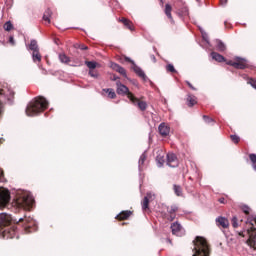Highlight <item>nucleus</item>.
Returning <instances> with one entry per match:
<instances>
[{"instance_id": "obj_26", "label": "nucleus", "mask_w": 256, "mask_h": 256, "mask_svg": "<svg viewBox=\"0 0 256 256\" xmlns=\"http://www.w3.org/2000/svg\"><path fill=\"white\" fill-rule=\"evenodd\" d=\"M173 189H174V193H175V195H177V197L183 196V189L179 185L174 184Z\"/></svg>"}, {"instance_id": "obj_35", "label": "nucleus", "mask_w": 256, "mask_h": 256, "mask_svg": "<svg viewBox=\"0 0 256 256\" xmlns=\"http://www.w3.org/2000/svg\"><path fill=\"white\" fill-rule=\"evenodd\" d=\"M200 31L202 33L203 41H205L209 45V35H207L205 30H203L202 28H200Z\"/></svg>"}, {"instance_id": "obj_2", "label": "nucleus", "mask_w": 256, "mask_h": 256, "mask_svg": "<svg viewBox=\"0 0 256 256\" xmlns=\"http://www.w3.org/2000/svg\"><path fill=\"white\" fill-rule=\"evenodd\" d=\"M33 205H35V198H33L31 192L18 191L16 198L11 204V192L7 188L0 187V209L15 207V209L29 211Z\"/></svg>"}, {"instance_id": "obj_43", "label": "nucleus", "mask_w": 256, "mask_h": 256, "mask_svg": "<svg viewBox=\"0 0 256 256\" xmlns=\"http://www.w3.org/2000/svg\"><path fill=\"white\" fill-rule=\"evenodd\" d=\"M124 60L127 61V63H131L132 67L136 65L135 61L131 59L130 57L125 56Z\"/></svg>"}, {"instance_id": "obj_27", "label": "nucleus", "mask_w": 256, "mask_h": 256, "mask_svg": "<svg viewBox=\"0 0 256 256\" xmlns=\"http://www.w3.org/2000/svg\"><path fill=\"white\" fill-rule=\"evenodd\" d=\"M171 6L169 4L165 5V15L170 19V21L173 23V16L171 15Z\"/></svg>"}, {"instance_id": "obj_16", "label": "nucleus", "mask_w": 256, "mask_h": 256, "mask_svg": "<svg viewBox=\"0 0 256 256\" xmlns=\"http://www.w3.org/2000/svg\"><path fill=\"white\" fill-rule=\"evenodd\" d=\"M147 159V151H144L139 160H138V169L139 171H142L143 170V165H145V160Z\"/></svg>"}, {"instance_id": "obj_28", "label": "nucleus", "mask_w": 256, "mask_h": 256, "mask_svg": "<svg viewBox=\"0 0 256 256\" xmlns=\"http://www.w3.org/2000/svg\"><path fill=\"white\" fill-rule=\"evenodd\" d=\"M51 15H52V12H51V9H47V10H45V12H44V15H43V20L44 21H46V22H48V23H51Z\"/></svg>"}, {"instance_id": "obj_54", "label": "nucleus", "mask_w": 256, "mask_h": 256, "mask_svg": "<svg viewBox=\"0 0 256 256\" xmlns=\"http://www.w3.org/2000/svg\"><path fill=\"white\" fill-rule=\"evenodd\" d=\"M219 203L225 204V198H219Z\"/></svg>"}, {"instance_id": "obj_60", "label": "nucleus", "mask_w": 256, "mask_h": 256, "mask_svg": "<svg viewBox=\"0 0 256 256\" xmlns=\"http://www.w3.org/2000/svg\"><path fill=\"white\" fill-rule=\"evenodd\" d=\"M161 1V3H163V0H160Z\"/></svg>"}, {"instance_id": "obj_17", "label": "nucleus", "mask_w": 256, "mask_h": 256, "mask_svg": "<svg viewBox=\"0 0 256 256\" xmlns=\"http://www.w3.org/2000/svg\"><path fill=\"white\" fill-rule=\"evenodd\" d=\"M177 15L180 17V19L187 17V15H189V8H187V6H183L182 8L178 9Z\"/></svg>"}, {"instance_id": "obj_41", "label": "nucleus", "mask_w": 256, "mask_h": 256, "mask_svg": "<svg viewBox=\"0 0 256 256\" xmlns=\"http://www.w3.org/2000/svg\"><path fill=\"white\" fill-rule=\"evenodd\" d=\"M203 119H204V121H205L207 124H209V123H214V122H215V120H213V118H211V117H209V116H207V115H203Z\"/></svg>"}, {"instance_id": "obj_32", "label": "nucleus", "mask_w": 256, "mask_h": 256, "mask_svg": "<svg viewBox=\"0 0 256 256\" xmlns=\"http://www.w3.org/2000/svg\"><path fill=\"white\" fill-rule=\"evenodd\" d=\"M149 203H151V201L144 197V200L141 203L143 211L149 209Z\"/></svg>"}, {"instance_id": "obj_57", "label": "nucleus", "mask_w": 256, "mask_h": 256, "mask_svg": "<svg viewBox=\"0 0 256 256\" xmlns=\"http://www.w3.org/2000/svg\"><path fill=\"white\" fill-rule=\"evenodd\" d=\"M228 65H231L233 67V62L232 61L228 62Z\"/></svg>"}, {"instance_id": "obj_24", "label": "nucleus", "mask_w": 256, "mask_h": 256, "mask_svg": "<svg viewBox=\"0 0 256 256\" xmlns=\"http://www.w3.org/2000/svg\"><path fill=\"white\" fill-rule=\"evenodd\" d=\"M134 105H138V109H140V111H145L147 109V102L139 101V99L136 100Z\"/></svg>"}, {"instance_id": "obj_10", "label": "nucleus", "mask_w": 256, "mask_h": 256, "mask_svg": "<svg viewBox=\"0 0 256 256\" xmlns=\"http://www.w3.org/2000/svg\"><path fill=\"white\" fill-rule=\"evenodd\" d=\"M110 68L113 69V71H116V73L122 75L125 79H127V70H125V68H123L121 65L115 62H111Z\"/></svg>"}, {"instance_id": "obj_6", "label": "nucleus", "mask_w": 256, "mask_h": 256, "mask_svg": "<svg viewBox=\"0 0 256 256\" xmlns=\"http://www.w3.org/2000/svg\"><path fill=\"white\" fill-rule=\"evenodd\" d=\"M116 93L117 95H121L122 97L127 96V98L135 105L137 103V98L134 97L133 93L129 91V87L121 83V80L116 81Z\"/></svg>"}, {"instance_id": "obj_37", "label": "nucleus", "mask_w": 256, "mask_h": 256, "mask_svg": "<svg viewBox=\"0 0 256 256\" xmlns=\"http://www.w3.org/2000/svg\"><path fill=\"white\" fill-rule=\"evenodd\" d=\"M166 70L169 72V73H177L176 69H175V66H173V64H168L166 66Z\"/></svg>"}, {"instance_id": "obj_14", "label": "nucleus", "mask_w": 256, "mask_h": 256, "mask_svg": "<svg viewBox=\"0 0 256 256\" xmlns=\"http://www.w3.org/2000/svg\"><path fill=\"white\" fill-rule=\"evenodd\" d=\"M216 223L220 227H223V229H227V227H229V220L223 216L216 218Z\"/></svg>"}, {"instance_id": "obj_51", "label": "nucleus", "mask_w": 256, "mask_h": 256, "mask_svg": "<svg viewBox=\"0 0 256 256\" xmlns=\"http://www.w3.org/2000/svg\"><path fill=\"white\" fill-rule=\"evenodd\" d=\"M111 79V81H119V76H117V75H113V77L112 78H110Z\"/></svg>"}, {"instance_id": "obj_18", "label": "nucleus", "mask_w": 256, "mask_h": 256, "mask_svg": "<svg viewBox=\"0 0 256 256\" xmlns=\"http://www.w3.org/2000/svg\"><path fill=\"white\" fill-rule=\"evenodd\" d=\"M133 212L127 210V211H122L120 212L117 216L116 219H120V220H125V219H129V217H131V214Z\"/></svg>"}, {"instance_id": "obj_48", "label": "nucleus", "mask_w": 256, "mask_h": 256, "mask_svg": "<svg viewBox=\"0 0 256 256\" xmlns=\"http://www.w3.org/2000/svg\"><path fill=\"white\" fill-rule=\"evenodd\" d=\"M186 85H188V87H189L190 89H192V91H197V88L194 87L193 84H191V82L186 81Z\"/></svg>"}, {"instance_id": "obj_15", "label": "nucleus", "mask_w": 256, "mask_h": 256, "mask_svg": "<svg viewBox=\"0 0 256 256\" xmlns=\"http://www.w3.org/2000/svg\"><path fill=\"white\" fill-rule=\"evenodd\" d=\"M27 50L32 51V53L39 51V44H37V40L32 39L27 47Z\"/></svg>"}, {"instance_id": "obj_46", "label": "nucleus", "mask_w": 256, "mask_h": 256, "mask_svg": "<svg viewBox=\"0 0 256 256\" xmlns=\"http://www.w3.org/2000/svg\"><path fill=\"white\" fill-rule=\"evenodd\" d=\"M8 43H10V45H12V47H15V38L13 36L9 37Z\"/></svg>"}, {"instance_id": "obj_58", "label": "nucleus", "mask_w": 256, "mask_h": 256, "mask_svg": "<svg viewBox=\"0 0 256 256\" xmlns=\"http://www.w3.org/2000/svg\"><path fill=\"white\" fill-rule=\"evenodd\" d=\"M167 241H168V243H171V240H170V239H168Z\"/></svg>"}, {"instance_id": "obj_22", "label": "nucleus", "mask_w": 256, "mask_h": 256, "mask_svg": "<svg viewBox=\"0 0 256 256\" xmlns=\"http://www.w3.org/2000/svg\"><path fill=\"white\" fill-rule=\"evenodd\" d=\"M41 53L38 51L32 52V61L33 63H41Z\"/></svg>"}, {"instance_id": "obj_34", "label": "nucleus", "mask_w": 256, "mask_h": 256, "mask_svg": "<svg viewBox=\"0 0 256 256\" xmlns=\"http://www.w3.org/2000/svg\"><path fill=\"white\" fill-rule=\"evenodd\" d=\"M156 161L158 163V167H163V163H165V158L159 155L156 157Z\"/></svg>"}, {"instance_id": "obj_7", "label": "nucleus", "mask_w": 256, "mask_h": 256, "mask_svg": "<svg viewBox=\"0 0 256 256\" xmlns=\"http://www.w3.org/2000/svg\"><path fill=\"white\" fill-rule=\"evenodd\" d=\"M232 67L234 69H249L251 65H249V62L245 58L236 57V62L232 63Z\"/></svg>"}, {"instance_id": "obj_56", "label": "nucleus", "mask_w": 256, "mask_h": 256, "mask_svg": "<svg viewBox=\"0 0 256 256\" xmlns=\"http://www.w3.org/2000/svg\"><path fill=\"white\" fill-rule=\"evenodd\" d=\"M132 83L133 85H136V86L138 85V83L135 80H133Z\"/></svg>"}, {"instance_id": "obj_5", "label": "nucleus", "mask_w": 256, "mask_h": 256, "mask_svg": "<svg viewBox=\"0 0 256 256\" xmlns=\"http://www.w3.org/2000/svg\"><path fill=\"white\" fill-rule=\"evenodd\" d=\"M194 248L192 249V256H209V244H207V240L201 236H197L193 241Z\"/></svg>"}, {"instance_id": "obj_21", "label": "nucleus", "mask_w": 256, "mask_h": 256, "mask_svg": "<svg viewBox=\"0 0 256 256\" xmlns=\"http://www.w3.org/2000/svg\"><path fill=\"white\" fill-rule=\"evenodd\" d=\"M211 57L214 61H218V63H223V61H225V57L217 52H211Z\"/></svg>"}, {"instance_id": "obj_3", "label": "nucleus", "mask_w": 256, "mask_h": 256, "mask_svg": "<svg viewBox=\"0 0 256 256\" xmlns=\"http://www.w3.org/2000/svg\"><path fill=\"white\" fill-rule=\"evenodd\" d=\"M47 107H49V101L43 96H38L29 102L25 113L27 117H37V115L43 113Z\"/></svg>"}, {"instance_id": "obj_30", "label": "nucleus", "mask_w": 256, "mask_h": 256, "mask_svg": "<svg viewBox=\"0 0 256 256\" xmlns=\"http://www.w3.org/2000/svg\"><path fill=\"white\" fill-rule=\"evenodd\" d=\"M59 61L61 63H70L71 62V58H69L68 56H66L65 54H59Z\"/></svg>"}, {"instance_id": "obj_20", "label": "nucleus", "mask_w": 256, "mask_h": 256, "mask_svg": "<svg viewBox=\"0 0 256 256\" xmlns=\"http://www.w3.org/2000/svg\"><path fill=\"white\" fill-rule=\"evenodd\" d=\"M187 105L188 107H193L194 105H197V97H195L194 95L188 94Z\"/></svg>"}, {"instance_id": "obj_19", "label": "nucleus", "mask_w": 256, "mask_h": 256, "mask_svg": "<svg viewBox=\"0 0 256 256\" xmlns=\"http://www.w3.org/2000/svg\"><path fill=\"white\" fill-rule=\"evenodd\" d=\"M216 49L217 51H220V53H223V51L227 50V46L225 43L219 39L216 40Z\"/></svg>"}, {"instance_id": "obj_53", "label": "nucleus", "mask_w": 256, "mask_h": 256, "mask_svg": "<svg viewBox=\"0 0 256 256\" xmlns=\"http://www.w3.org/2000/svg\"><path fill=\"white\" fill-rule=\"evenodd\" d=\"M128 20L126 18L120 19V22L123 23V25L127 22Z\"/></svg>"}, {"instance_id": "obj_36", "label": "nucleus", "mask_w": 256, "mask_h": 256, "mask_svg": "<svg viewBox=\"0 0 256 256\" xmlns=\"http://www.w3.org/2000/svg\"><path fill=\"white\" fill-rule=\"evenodd\" d=\"M13 29V23H11V21H7L4 24V30L5 31H11Z\"/></svg>"}, {"instance_id": "obj_25", "label": "nucleus", "mask_w": 256, "mask_h": 256, "mask_svg": "<svg viewBox=\"0 0 256 256\" xmlns=\"http://www.w3.org/2000/svg\"><path fill=\"white\" fill-rule=\"evenodd\" d=\"M243 78L247 79V84L251 85V87L256 90V80L255 79L247 77V74H244Z\"/></svg>"}, {"instance_id": "obj_8", "label": "nucleus", "mask_w": 256, "mask_h": 256, "mask_svg": "<svg viewBox=\"0 0 256 256\" xmlns=\"http://www.w3.org/2000/svg\"><path fill=\"white\" fill-rule=\"evenodd\" d=\"M171 231L176 237H183L185 235V228L179 224V222H174L171 224Z\"/></svg>"}, {"instance_id": "obj_50", "label": "nucleus", "mask_w": 256, "mask_h": 256, "mask_svg": "<svg viewBox=\"0 0 256 256\" xmlns=\"http://www.w3.org/2000/svg\"><path fill=\"white\" fill-rule=\"evenodd\" d=\"M150 59L151 61H153V63H157V58L155 57V55L151 54Z\"/></svg>"}, {"instance_id": "obj_31", "label": "nucleus", "mask_w": 256, "mask_h": 256, "mask_svg": "<svg viewBox=\"0 0 256 256\" xmlns=\"http://www.w3.org/2000/svg\"><path fill=\"white\" fill-rule=\"evenodd\" d=\"M248 245L251 249H256V234L248 240Z\"/></svg>"}, {"instance_id": "obj_49", "label": "nucleus", "mask_w": 256, "mask_h": 256, "mask_svg": "<svg viewBox=\"0 0 256 256\" xmlns=\"http://www.w3.org/2000/svg\"><path fill=\"white\" fill-rule=\"evenodd\" d=\"M5 181V176L3 175V171L0 170V183Z\"/></svg>"}, {"instance_id": "obj_55", "label": "nucleus", "mask_w": 256, "mask_h": 256, "mask_svg": "<svg viewBox=\"0 0 256 256\" xmlns=\"http://www.w3.org/2000/svg\"><path fill=\"white\" fill-rule=\"evenodd\" d=\"M224 25H225L226 29H229V24H227V21L224 22Z\"/></svg>"}, {"instance_id": "obj_52", "label": "nucleus", "mask_w": 256, "mask_h": 256, "mask_svg": "<svg viewBox=\"0 0 256 256\" xmlns=\"http://www.w3.org/2000/svg\"><path fill=\"white\" fill-rule=\"evenodd\" d=\"M228 0H220L221 5H227Z\"/></svg>"}, {"instance_id": "obj_4", "label": "nucleus", "mask_w": 256, "mask_h": 256, "mask_svg": "<svg viewBox=\"0 0 256 256\" xmlns=\"http://www.w3.org/2000/svg\"><path fill=\"white\" fill-rule=\"evenodd\" d=\"M13 95L15 92L11 90L9 84H2L0 85V119L3 117V113L5 109L3 108V103H8L9 105L13 104Z\"/></svg>"}, {"instance_id": "obj_44", "label": "nucleus", "mask_w": 256, "mask_h": 256, "mask_svg": "<svg viewBox=\"0 0 256 256\" xmlns=\"http://www.w3.org/2000/svg\"><path fill=\"white\" fill-rule=\"evenodd\" d=\"M232 227H234V229H237V227H239V223L237 222V217L232 218Z\"/></svg>"}, {"instance_id": "obj_59", "label": "nucleus", "mask_w": 256, "mask_h": 256, "mask_svg": "<svg viewBox=\"0 0 256 256\" xmlns=\"http://www.w3.org/2000/svg\"><path fill=\"white\" fill-rule=\"evenodd\" d=\"M154 51H157V48H156V47H154Z\"/></svg>"}, {"instance_id": "obj_13", "label": "nucleus", "mask_w": 256, "mask_h": 256, "mask_svg": "<svg viewBox=\"0 0 256 256\" xmlns=\"http://www.w3.org/2000/svg\"><path fill=\"white\" fill-rule=\"evenodd\" d=\"M177 211H179V207H177V205L167 207V213L169 214L168 221H175V217H177L175 213H177Z\"/></svg>"}, {"instance_id": "obj_11", "label": "nucleus", "mask_w": 256, "mask_h": 256, "mask_svg": "<svg viewBox=\"0 0 256 256\" xmlns=\"http://www.w3.org/2000/svg\"><path fill=\"white\" fill-rule=\"evenodd\" d=\"M131 69L134 71V73H136V75H138V77L143 79V81H147V79H149L147 77V74H145V71H143V69L139 67L137 64H134V66H131Z\"/></svg>"}, {"instance_id": "obj_12", "label": "nucleus", "mask_w": 256, "mask_h": 256, "mask_svg": "<svg viewBox=\"0 0 256 256\" xmlns=\"http://www.w3.org/2000/svg\"><path fill=\"white\" fill-rule=\"evenodd\" d=\"M158 131L162 137H167L171 133V127L165 122H162L158 127Z\"/></svg>"}, {"instance_id": "obj_45", "label": "nucleus", "mask_w": 256, "mask_h": 256, "mask_svg": "<svg viewBox=\"0 0 256 256\" xmlns=\"http://www.w3.org/2000/svg\"><path fill=\"white\" fill-rule=\"evenodd\" d=\"M124 26L127 27V29H129L130 31H133V26L131 25V21H126L124 22Z\"/></svg>"}, {"instance_id": "obj_9", "label": "nucleus", "mask_w": 256, "mask_h": 256, "mask_svg": "<svg viewBox=\"0 0 256 256\" xmlns=\"http://www.w3.org/2000/svg\"><path fill=\"white\" fill-rule=\"evenodd\" d=\"M167 165L172 168L179 167V160H177V155H175L174 153H168Z\"/></svg>"}, {"instance_id": "obj_38", "label": "nucleus", "mask_w": 256, "mask_h": 256, "mask_svg": "<svg viewBox=\"0 0 256 256\" xmlns=\"http://www.w3.org/2000/svg\"><path fill=\"white\" fill-rule=\"evenodd\" d=\"M145 197L150 201H155V193L153 192H147Z\"/></svg>"}, {"instance_id": "obj_40", "label": "nucleus", "mask_w": 256, "mask_h": 256, "mask_svg": "<svg viewBox=\"0 0 256 256\" xmlns=\"http://www.w3.org/2000/svg\"><path fill=\"white\" fill-rule=\"evenodd\" d=\"M231 141H233V143H239V141L241 140V138L235 134L230 136Z\"/></svg>"}, {"instance_id": "obj_1", "label": "nucleus", "mask_w": 256, "mask_h": 256, "mask_svg": "<svg viewBox=\"0 0 256 256\" xmlns=\"http://www.w3.org/2000/svg\"><path fill=\"white\" fill-rule=\"evenodd\" d=\"M24 223V231L26 233H33L37 231V222L31 217L25 216L24 218L13 219L11 214L7 212L0 213V237L2 239H13L17 235V225L18 223Z\"/></svg>"}, {"instance_id": "obj_42", "label": "nucleus", "mask_w": 256, "mask_h": 256, "mask_svg": "<svg viewBox=\"0 0 256 256\" xmlns=\"http://www.w3.org/2000/svg\"><path fill=\"white\" fill-rule=\"evenodd\" d=\"M88 75H90V77H93L94 79H97L99 77V74L93 70H89Z\"/></svg>"}, {"instance_id": "obj_29", "label": "nucleus", "mask_w": 256, "mask_h": 256, "mask_svg": "<svg viewBox=\"0 0 256 256\" xmlns=\"http://www.w3.org/2000/svg\"><path fill=\"white\" fill-rule=\"evenodd\" d=\"M85 65L88 67V69H90V71L97 68V62L95 61H85Z\"/></svg>"}, {"instance_id": "obj_47", "label": "nucleus", "mask_w": 256, "mask_h": 256, "mask_svg": "<svg viewBox=\"0 0 256 256\" xmlns=\"http://www.w3.org/2000/svg\"><path fill=\"white\" fill-rule=\"evenodd\" d=\"M78 49H81V51H87V49H89V47H87L85 44H80V45H78Z\"/></svg>"}, {"instance_id": "obj_33", "label": "nucleus", "mask_w": 256, "mask_h": 256, "mask_svg": "<svg viewBox=\"0 0 256 256\" xmlns=\"http://www.w3.org/2000/svg\"><path fill=\"white\" fill-rule=\"evenodd\" d=\"M249 159L252 163V167H253L254 171H256V154H250Z\"/></svg>"}, {"instance_id": "obj_39", "label": "nucleus", "mask_w": 256, "mask_h": 256, "mask_svg": "<svg viewBox=\"0 0 256 256\" xmlns=\"http://www.w3.org/2000/svg\"><path fill=\"white\" fill-rule=\"evenodd\" d=\"M243 213H245V215H249L251 208L248 205H242L241 207Z\"/></svg>"}, {"instance_id": "obj_23", "label": "nucleus", "mask_w": 256, "mask_h": 256, "mask_svg": "<svg viewBox=\"0 0 256 256\" xmlns=\"http://www.w3.org/2000/svg\"><path fill=\"white\" fill-rule=\"evenodd\" d=\"M103 92L108 93V97L110 99H115V97H117V94L115 93V90H113V88H104Z\"/></svg>"}]
</instances>
